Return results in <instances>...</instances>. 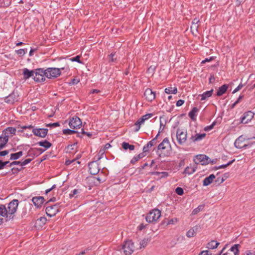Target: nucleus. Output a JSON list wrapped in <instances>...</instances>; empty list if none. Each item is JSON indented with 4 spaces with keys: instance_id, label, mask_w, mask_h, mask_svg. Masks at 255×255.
<instances>
[{
    "instance_id": "nucleus-1",
    "label": "nucleus",
    "mask_w": 255,
    "mask_h": 255,
    "mask_svg": "<svg viewBox=\"0 0 255 255\" xmlns=\"http://www.w3.org/2000/svg\"><path fill=\"white\" fill-rule=\"evenodd\" d=\"M18 205V201L16 199L12 200L8 204L6 208V214H7V219L8 221L13 219L14 213L16 212Z\"/></svg>"
},
{
    "instance_id": "nucleus-2",
    "label": "nucleus",
    "mask_w": 255,
    "mask_h": 255,
    "mask_svg": "<svg viewBox=\"0 0 255 255\" xmlns=\"http://www.w3.org/2000/svg\"><path fill=\"white\" fill-rule=\"evenodd\" d=\"M161 216V212L157 209H154L147 215L145 219L148 223L156 222Z\"/></svg>"
},
{
    "instance_id": "nucleus-3",
    "label": "nucleus",
    "mask_w": 255,
    "mask_h": 255,
    "mask_svg": "<svg viewBox=\"0 0 255 255\" xmlns=\"http://www.w3.org/2000/svg\"><path fill=\"white\" fill-rule=\"evenodd\" d=\"M64 68H47L45 70L46 77L48 79L55 78L59 76L61 74V70H63Z\"/></svg>"
},
{
    "instance_id": "nucleus-4",
    "label": "nucleus",
    "mask_w": 255,
    "mask_h": 255,
    "mask_svg": "<svg viewBox=\"0 0 255 255\" xmlns=\"http://www.w3.org/2000/svg\"><path fill=\"white\" fill-rule=\"evenodd\" d=\"M45 70L43 68H38L34 70L33 79L36 82H41L45 81Z\"/></svg>"
},
{
    "instance_id": "nucleus-5",
    "label": "nucleus",
    "mask_w": 255,
    "mask_h": 255,
    "mask_svg": "<svg viewBox=\"0 0 255 255\" xmlns=\"http://www.w3.org/2000/svg\"><path fill=\"white\" fill-rule=\"evenodd\" d=\"M194 161L196 164H201L204 165L208 164L210 162L211 159L206 155L199 154L194 157Z\"/></svg>"
},
{
    "instance_id": "nucleus-6",
    "label": "nucleus",
    "mask_w": 255,
    "mask_h": 255,
    "mask_svg": "<svg viewBox=\"0 0 255 255\" xmlns=\"http://www.w3.org/2000/svg\"><path fill=\"white\" fill-rule=\"evenodd\" d=\"M134 246L131 241H126L122 247V250L125 255H130L133 252Z\"/></svg>"
},
{
    "instance_id": "nucleus-7",
    "label": "nucleus",
    "mask_w": 255,
    "mask_h": 255,
    "mask_svg": "<svg viewBox=\"0 0 255 255\" xmlns=\"http://www.w3.org/2000/svg\"><path fill=\"white\" fill-rule=\"evenodd\" d=\"M176 138L179 144H184L187 140V132L178 129L176 131Z\"/></svg>"
},
{
    "instance_id": "nucleus-8",
    "label": "nucleus",
    "mask_w": 255,
    "mask_h": 255,
    "mask_svg": "<svg viewBox=\"0 0 255 255\" xmlns=\"http://www.w3.org/2000/svg\"><path fill=\"white\" fill-rule=\"evenodd\" d=\"M69 127L73 129H77L80 128L82 125V122L79 118L74 117L70 120L69 123Z\"/></svg>"
},
{
    "instance_id": "nucleus-9",
    "label": "nucleus",
    "mask_w": 255,
    "mask_h": 255,
    "mask_svg": "<svg viewBox=\"0 0 255 255\" xmlns=\"http://www.w3.org/2000/svg\"><path fill=\"white\" fill-rule=\"evenodd\" d=\"M58 208L59 204H58L47 207L45 209L46 214L49 217L54 216L58 212Z\"/></svg>"
},
{
    "instance_id": "nucleus-10",
    "label": "nucleus",
    "mask_w": 255,
    "mask_h": 255,
    "mask_svg": "<svg viewBox=\"0 0 255 255\" xmlns=\"http://www.w3.org/2000/svg\"><path fill=\"white\" fill-rule=\"evenodd\" d=\"M4 219L5 222L8 221L6 214V208L4 205L1 204L0 205V225L3 223Z\"/></svg>"
},
{
    "instance_id": "nucleus-11",
    "label": "nucleus",
    "mask_w": 255,
    "mask_h": 255,
    "mask_svg": "<svg viewBox=\"0 0 255 255\" xmlns=\"http://www.w3.org/2000/svg\"><path fill=\"white\" fill-rule=\"evenodd\" d=\"M89 171L91 174L96 175L100 171L99 164L97 161H94L90 162L89 164Z\"/></svg>"
},
{
    "instance_id": "nucleus-12",
    "label": "nucleus",
    "mask_w": 255,
    "mask_h": 255,
    "mask_svg": "<svg viewBox=\"0 0 255 255\" xmlns=\"http://www.w3.org/2000/svg\"><path fill=\"white\" fill-rule=\"evenodd\" d=\"M255 114L252 111H248L244 113L242 118L241 123L247 124L250 122L254 118Z\"/></svg>"
},
{
    "instance_id": "nucleus-13",
    "label": "nucleus",
    "mask_w": 255,
    "mask_h": 255,
    "mask_svg": "<svg viewBox=\"0 0 255 255\" xmlns=\"http://www.w3.org/2000/svg\"><path fill=\"white\" fill-rule=\"evenodd\" d=\"M32 132L36 136L44 137L47 134L48 129L46 128H34Z\"/></svg>"
},
{
    "instance_id": "nucleus-14",
    "label": "nucleus",
    "mask_w": 255,
    "mask_h": 255,
    "mask_svg": "<svg viewBox=\"0 0 255 255\" xmlns=\"http://www.w3.org/2000/svg\"><path fill=\"white\" fill-rule=\"evenodd\" d=\"M171 147V145L168 138H165L162 142L158 146V150H163Z\"/></svg>"
},
{
    "instance_id": "nucleus-15",
    "label": "nucleus",
    "mask_w": 255,
    "mask_h": 255,
    "mask_svg": "<svg viewBox=\"0 0 255 255\" xmlns=\"http://www.w3.org/2000/svg\"><path fill=\"white\" fill-rule=\"evenodd\" d=\"M144 95L148 101H152L155 98V93L149 88L145 90Z\"/></svg>"
},
{
    "instance_id": "nucleus-16",
    "label": "nucleus",
    "mask_w": 255,
    "mask_h": 255,
    "mask_svg": "<svg viewBox=\"0 0 255 255\" xmlns=\"http://www.w3.org/2000/svg\"><path fill=\"white\" fill-rule=\"evenodd\" d=\"M44 201V198L41 196H37L33 197L32 201L34 205L37 208H39L41 206Z\"/></svg>"
},
{
    "instance_id": "nucleus-17",
    "label": "nucleus",
    "mask_w": 255,
    "mask_h": 255,
    "mask_svg": "<svg viewBox=\"0 0 255 255\" xmlns=\"http://www.w3.org/2000/svg\"><path fill=\"white\" fill-rule=\"evenodd\" d=\"M17 101V96L14 92H13L5 98V101L9 104H13L14 102Z\"/></svg>"
},
{
    "instance_id": "nucleus-18",
    "label": "nucleus",
    "mask_w": 255,
    "mask_h": 255,
    "mask_svg": "<svg viewBox=\"0 0 255 255\" xmlns=\"http://www.w3.org/2000/svg\"><path fill=\"white\" fill-rule=\"evenodd\" d=\"M206 136L205 133H197L195 135H192L189 139V141L190 143L192 142H195L197 141L200 140L202 139Z\"/></svg>"
},
{
    "instance_id": "nucleus-19",
    "label": "nucleus",
    "mask_w": 255,
    "mask_h": 255,
    "mask_svg": "<svg viewBox=\"0 0 255 255\" xmlns=\"http://www.w3.org/2000/svg\"><path fill=\"white\" fill-rule=\"evenodd\" d=\"M23 78L25 80H27L30 77H32L33 78L34 76V70L30 71L27 68H24L23 69Z\"/></svg>"
},
{
    "instance_id": "nucleus-20",
    "label": "nucleus",
    "mask_w": 255,
    "mask_h": 255,
    "mask_svg": "<svg viewBox=\"0 0 255 255\" xmlns=\"http://www.w3.org/2000/svg\"><path fill=\"white\" fill-rule=\"evenodd\" d=\"M9 135H4L0 136V150L4 147L8 140Z\"/></svg>"
},
{
    "instance_id": "nucleus-21",
    "label": "nucleus",
    "mask_w": 255,
    "mask_h": 255,
    "mask_svg": "<svg viewBox=\"0 0 255 255\" xmlns=\"http://www.w3.org/2000/svg\"><path fill=\"white\" fill-rule=\"evenodd\" d=\"M235 146L238 148H241L246 146V144L243 143V137L240 136L235 141Z\"/></svg>"
},
{
    "instance_id": "nucleus-22",
    "label": "nucleus",
    "mask_w": 255,
    "mask_h": 255,
    "mask_svg": "<svg viewBox=\"0 0 255 255\" xmlns=\"http://www.w3.org/2000/svg\"><path fill=\"white\" fill-rule=\"evenodd\" d=\"M228 88V85L227 84H224L223 86H222L221 87H220L219 88V89L217 92V94H216L217 96H222L223 94H224V93H226Z\"/></svg>"
},
{
    "instance_id": "nucleus-23",
    "label": "nucleus",
    "mask_w": 255,
    "mask_h": 255,
    "mask_svg": "<svg viewBox=\"0 0 255 255\" xmlns=\"http://www.w3.org/2000/svg\"><path fill=\"white\" fill-rule=\"evenodd\" d=\"M215 176L214 174H211L209 176L205 178L203 180V185L208 186L210 184L214 179H215Z\"/></svg>"
},
{
    "instance_id": "nucleus-24",
    "label": "nucleus",
    "mask_w": 255,
    "mask_h": 255,
    "mask_svg": "<svg viewBox=\"0 0 255 255\" xmlns=\"http://www.w3.org/2000/svg\"><path fill=\"white\" fill-rule=\"evenodd\" d=\"M199 110L197 108L194 107L193 109L189 113V117L193 120L195 121L196 120V117L197 116V113H198Z\"/></svg>"
},
{
    "instance_id": "nucleus-25",
    "label": "nucleus",
    "mask_w": 255,
    "mask_h": 255,
    "mask_svg": "<svg viewBox=\"0 0 255 255\" xmlns=\"http://www.w3.org/2000/svg\"><path fill=\"white\" fill-rule=\"evenodd\" d=\"M219 244V242L212 240L207 244L206 248L208 249H215L218 247Z\"/></svg>"
},
{
    "instance_id": "nucleus-26",
    "label": "nucleus",
    "mask_w": 255,
    "mask_h": 255,
    "mask_svg": "<svg viewBox=\"0 0 255 255\" xmlns=\"http://www.w3.org/2000/svg\"><path fill=\"white\" fill-rule=\"evenodd\" d=\"M213 92V89H212L210 91L204 92L202 95H199V96L201 97V100L203 101L206 100L207 98L211 97L212 95Z\"/></svg>"
},
{
    "instance_id": "nucleus-27",
    "label": "nucleus",
    "mask_w": 255,
    "mask_h": 255,
    "mask_svg": "<svg viewBox=\"0 0 255 255\" xmlns=\"http://www.w3.org/2000/svg\"><path fill=\"white\" fill-rule=\"evenodd\" d=\"M196 166H187L184 170V173L188 174H191L195 172L196 170Z\"/></svg>"
},
{
    "instance_id": "nucleus-28",
    "label": "nucleus",
    "mask_w": 255,
    "mask_h": 255,
    "mask_svg": "<svg viewBox=\"0 0 255 255\" xmlns=\"http://www.w3.org/2000/svg\"><path fill=\"white\" fill-rule=\"evenodd\" d=\"M16 132V129L12 127H8L5 129V130L3 132L2 134L4 135L10 134H14Z\"/></svg>"
},
{
    "instance_id": "nucleus-29",
    "label": "nucleus",
    "mask_w": 255,
    "mask_h": 255,
    "mask_svg": "<svg viewBox=\"0 0 255 255\" xmlns=\"http://www.w3.org/2000/svg\"><path fill=\"white\" fill-rule=\"evenodd\" d=\"M150 174L151 175H155L157 176L160 175V176L159 177L160 179L162 178H166L169 175V174L167 172H151L150 173Z\"/></svg>"
},
{
    "instance_id": "nucleus-30",
    "label": "nucleus",
    "mask_w": 255,
    "mask_h": 255,
    "mask_svg": "<svg viewBox=\"0 0 255 255\" xmlns=\"http://www.w3.org/2000/svg\"><path fill=\"white\" fill-rule=\"evenodd\" d=\"M165 92L167 94H175L177 92V89L175 87H169L165 88Z\"/></svg>"
},
{
    "instance_id": "nucleus-31",
    "label": "nucleus",
    "mask_w": 255,
    "mask_h": 255,
    "mask_svg": "<svg viewBox=\"0 0 255 255\" xmlns=\"http://www.w3.org/2000/svg\"><path fill=\"white\" fill-rule=\"evenodd\" d=\"M197 230V227H195L192 229H190L186 233V236L188 238H191L195 236L196 234V231Z\"/></svg>"
},
{
    "instance_id": "nucleus-32",
    "label": "nucleus",
    "mask_w": 255,
    "mask_h": 255,
    "mask_svg": "<svg viewBox=\"0 0 255 255\" xmlns=\"http://www.w3.org/2000/svg\"><path fill=\"white\" fill-rule=\"evenodd\" d=\"M23 155L22 151H20L17 153H12L10 154L11 160H16L19 158Z\"/></svg>"
},
{
    "instance_id": "nucleus-33",
    "label": "nucleus",
    "mask_w": 255,
    "mask_h": 255,
    "mask_svg": "<svg viewBox=\"0 0 255 255\" xmlns=\"http://www.w3.org/2000/svg\"><path fill=\"white\" fill-rule=\"evenodd\" d=\"M38 144L40 146L45 147L46 149H47V148L50 147L52 145L51 143H50L49 142H48V141H47L46 140H44V141H39L38 143Z\"/></svg>"
},
{
    "instance_id": "nucleus-34",
    "label": "nucleus",
    "mask_w": 255,
    "mask_h": 255,
    "mask_svg": "<svg viewBox=\"0 0 255 255\" xmlns=\"http://www.w3.org/2000/svg\"><path fill=\"white\" fill-rule=\"evenodd\" d=\"M122 147L125 150L129 149L130 150H133L134 149V146L133 145H130L128 143L126 142H123Z\"/></svg>"
},
{
    "instance_id": "nucleus-35",
    "label": "nucleus",
    "mask_w": 255,
    "mask_h": 255,
    "mask_svg": "<svg viewBox=\"0 0 255 255\" xmlns=\"http://www.w3.org/2000/svg\"><path fill=\"white\" fill-rule=\"evenodd\" d=\"M240 247L239 244L234 245L233 246L231 247L230 249V251L234 252L235 255H238L239 253V248Z\"/></svg>"
},
{
    "instance_id": "nucleus-36",
    "label": "nucleus",
    "mask_w": 255,
    "mask_h": 255,
    "mask_svg": "<svg viewBox=\"0 0 255 255\" xmlns=\"http://www.w3.org/2000/svg\"><path fill=\"white\" fill-rule=\"evenodd\" d=\"M204 208V205H200L198 206V207L195 209L193 210V211L192 212V215H195L197 214L199 212L202 211Z\"/></svg>"
},
{
    "instance_id": "nucleus-37",
    "label": "nucleus",
    "mask_w": 255,
    "mask_h": 255,
    "mask_svg": "<svg viewBox=\"0 0 255 255\" xmlns=\"http://www.w3.org/2000/svg\"><path fill=\"white\" fill-rule=\"evenodd\" d=\"M144 121V119L141 117L135 123V125L136 126V128L135 129L136 131L139 129L140 125H142Z\"/></svg>"
},
{
    "instance_id": "nucleus-38",
    "label": "nucleus",
    "mask_w": 255,
    "mask_h": 255,
    "mask_svg": "<svg viewBox=\"0 0 255 255\" xmlns=\"http://www.w3.org/2000/svg\"><path fill=\"white\" fill-rule=\"evenodd\" d=\"M47 221V219L45 217H41L37 220L36 223L39 226H42L44 225Z\"/></svg>"
},
{
    "instance_id": "nucleus-39",
    "label": "nucleus",
    "mask_w": 255,
    "mask_h": 255,
    "mask_svg": "<svg viewBox=\"0 0 255 255\" xmlns=\"http://www.w3.org/2000/svg\"><path fill=\"white\" fill-rule=\"evenodd\" d=\"M235 161V159H234L233 160H231V161L229 162L228 163L226 164H223L222 165H220L219 166H215L214 167L215 169L217 170L221 168H225L227 167V166L231 165L234 161Z\"/></svg>"
},
{
    "instance_id": "nucleus-40",
    "label": "nucleus",
    "mask_w": 255,
    "mask_h": 255,
    "mask_svg": "<svg viewBox=\"0 0 255 255\" xmlns=\"http://www.w3.org/2000/svg\"><path fill=\"white\" fill-rule=\"evenodd\" d=\"M156 69L155 65H151L147 70V72L149 75H153Z\"/></svg>"
},
{
    "instance_id": "nucleus-41",
    "label": "nucleus",
    "mask_w": 255,
    "mask_h": 255,
    "mask_svg": "<svg viewBox=\"0 0 255 255\" xmlns=\"http://www.w3.org/2000/svg\"><path fill=\"white\" fill-rule=\"evenodd\" d=\"M149 242L148 239H144L140 242V248H145Z\"/></svg>"
},
{
    "instance_id": "nucleus-42",
    "label": "nucleus",
    "mask_w": 255,
    "mask_h": 255,
    "mask_svg": "<svg viewBox=\"0 0 255 255\" xmlns=\"http://www.w3.org/2000/svg\"><path fill=\"white\" fill-rule=\"evenodd\" d=\"M63 133L64 134H72L73 133H77V131L70 129H65L63 130Z\"/></svg>"
},
{
    "instance_id": "nucleus-43",
    "label": "nucleus",
    "mask_w": 255,
    "mask_h": 255,
    "mask_svg": "<svg viewBox=\"0 0 255 255\" xmlns=\"http://www.w3.org/2000/svg\"><path fill=\"white\" fill-rule=\"evenodd\" d=\"M27 51V49H20L17 50H16V53L19 56H22L24 55Z\"/></svg>"
},
{
    "instance_id": "nucleus-44",
    "label": "nucleus",
    "mask_w": 255,
    "mask_h": 255,
    "mask_svg": "<svg viewBox=\"0 0 255 255\" xmlns=\"http://www.w3.org/2000/svg\"><path fill=\"white\" fill-rule=\"evenodd\" d=\"M199 20L197 18H194L192 22V26H191V28H194L196 29L198 27V26L197 25V23L199 22Z\"/></svg>"
},
{
    "instance_id": "nucleus-45",
    "label": "nucleus",
    "mask_w": 255,
    "mask_h": 255,
    "mask_svg": "<svg viewBox=\"0 0 255 255\" xmlns=\"http://www.w3.org/2000/svg\"><path fill=\"white\" fill-rule=\"evenodd\" d=\"M156 138H154L151 141L147 143L148 146L151 147L156 143Z\"/></svg>"
},
{
    "instance_id": "nucleus-46",
    "label": "nucleus",
    "mask_w": 255,
    "mask_h": 255,
    "mask_svg": "<svg viewBox=\"0 0 255 255\" xmlns=\"http://www.w3.org/2000/svg\"><path fill=\"white\" fill-rule=\"evenodd\" d=\"M175 192L179 195H182L184 193L183 189L179 187L176 188L175 189Z\"/></svg>"
},
{
    "instance_id": "nucleus-47",
    "label": "nucleus",
    "mask_w": 255,
    "mask_h": 255,
    "mask_svg": "<svg viewBox=\"0 0 255 255\" xmlns=\"http://www.w3.org/2000/svg\"><path fill=\"white\" fill-rule=\"evenodd\" d=\"M80 56L79 55H77L75 57L71 58L70 60L72 61H76V62H79V63H81L82 62L80 61Z\"/></svg>"
},
{
    "instance_id": "nucleus-48",
    "label": "nucleus",
    "mask_w": 255,
    "mask_h": 255,
    "mask_svg": "<svg viewBox=\"0 0 255 255\" xmlns=\"http://www.w3.org/2000/svg\"><path fill=\"white\" fill-rule=\"evenodd\" d=\"M79 193V191L78 189H74L73 191L69 194L70 197L72 198L74 197L75 195Z\"/></svg>"
},
{
    "instance_id": "nucleus-49",
    "label": "nucleus",
    "mask_w": 255,
    "mask_h": 255,
    "mask_svg": "<svg viewBox=\"0 0 255 255\" xmlns=\"http://www.w3.org/2000/svg\"><path fill=\"white\" fill-rule=\"evenodd\" d=\"M31 161V159L30 158L26 159L24 160L23 162H21L20 165L22 166H24L27 164L29 163V162H30Z\"/></svg>"
},
{
    "instance_id": "nucleus-50",
    "label": "nucleus",
    "mask_w": 255,
    "mask_h": 255,
    "mask_svg": "<svg viewBox=\"0 0 255 255\" xmlns=\"http://www.w3.org/2000/svg\"><path fill=\"white\" fill-rule=\"evenodd\" d=\"M153 116L152 114H146L142 117L144 121L147 120Z\"/></svg>"
},
{
    "instance_id": "nucleus-51",
    "label": "nucleus",
    "mask_w": 255,
    "mask_h": 255,
    "mask_svg": "<svg viewBox=\"0 0 255 255\" xmlns=\"http://www.w3.org/2000/svg\"><path fill=\"white\" fill-rule=\"evenodd\" d=\"M243 87V85L242 84H240L239 86L233 91V93L234 94L241 89Z\"/></svg>"
},
{
    "instance_id": "nucleus-52",
    "label": "nucleus",
    "mask_w": 255,
    "mask_h": 255,
    "mask_svg": "<svg viewBox=\"0 0 255 255\" xmlns=\"http://www.w3.org/2000/svg\"><path fill=\"white\" fill-rule=\"evenodd\" d=\"M60 126V124L58 122L52 123V124H49L46 125L47 127H59Z\"/></svg>"
},
{
    "instance_id": "nucleus-53",
    "label": "nucleus",
    "mask_w": 255,
    "mask_h": 255,
    "mask_svg": "<svg viewBox=\"0 0 255 255\" xmlns=\"http://www.w3.org/2000/svg\"><path fill=\"white\" fill-rule=\"evenodd\" d=\"M116 53H111L109 56H110V61L111 62H114L116 59V58L115 59L114 57L115 56Z\"/></svg>"
},
{
    "instance_id": "nucleus-54",
    "label": "nucleus",
    "mask_w": 255,
    "mask_h": 255,
    "mask_svg": "<svg viewBox=\"0 0 255 255\" xmlns=\"http://www.w3.org/2000/svg\"><path fill=\"white\" fill-rule=\"evenodd\" d=\"M138 160H139V157H137L136 156H135L132 158V159L130 161V163L132 164H134Z\"/></svg>"
},
{
    "instance_id": "nucleus-55",
    "label": "nucleus",
    "mask_w": 255,
    "mask_h": 255,
    "mask_svg": "<svg viewBox=\"0 0 255 255\" xmlns=\"http://www.w3.org/2000/svg\"><path fill=\"white\" fill-rule=\"evenodd\" d=\"M184 103V101L182 100H179L176 102V106L180 107L182 106Z\"/></svg>"
},
{
    "instance_id": "nucleus-56",
    "label": "nucleus",
    "mask_w": 255,
    "mask_h": 255,
    "mask_svg": "<svg viewBox=\"0 0 255 255\" xmlns=\"http://www.w3.org/2000/svg\"><path fill=\"white\" fill-rule=\"evenodd\" d=\"M9 153L8 150H4L0 151V156H3L7 155Z\"/></svg>"
},
{
    "instance_id": "nucleus-57",
    "label": "nucleus",
    "mask_w": 255,
    "mask_h": 255,
    "mask_svg": "<svg viewBox=\"0 0 255 255\" xmlns=\"http://www.w3.org/2000/svg\"><path fill=\"white\" fill-rule=\"evenodd\" d=\"M21 162L20 161H13L10 163L9 165V167H11L12 165H20Z\"/></svg>"
},
{
    "instance_id": "nucleus-58",
    "label": "nucleus",
    "mask_w": 255,
    "mask_h": 255,
    "mask_svg": "<svg viewBox=\"0 0 255 255\" xmlns=\"http://www.w3.org/2000/svg\"><path fill=\"white\" fill-rule=\"evenodd\" d=\"M76 159H73L72 160H67L66 161H65V164L66 165H70L71 163H73V162L75 161Z\"/></svg>"
},
{
    "instance_id": "nucleus-59",
    "label": "nucleus",
    "mask_w": 255,
    "mask_h": 255,
    "mask_svg": "<svg viewBox=\"0 0 255 255\" xmlns=\"http://www.w3.org/2000/svg\"><path fill=\"white\" fill-rule=\"evenodd\" d=\"M215 123H213L211 126H210L209 127H207L206 128H205V130H208L209 129H211L213 128L214 127V126H215Z\"/></svg>"
},
{
    "instance_id": "nucleus-60",
    "label": "nucleus",
    "mask_w": 255,
    "mask_h": 255,
    "mask_svg": "<svg viewBox=\"0 0 255 255\" xmlns=\"http://www.w3.org/2000/svg\"><path fill=\"white\" fill-rule=\"evenodd\" d=\"M213 59V57H210L209 59L208 58H206L205 60H203L201 62L202 64H204L207 62H210Z\"/></svg>"
},
{
    "instance_id": "nucleus-61",
    "label": "nucleus",
    "mask_w": 255,
    "mask_h": 255,
    "mask_svg": "<svg viewBox=\"0 0 255 255\" xmlns=\"http://www.w3.org/2000/svg\"><path fill=\"white\" fill-rule=\"evenodd\" d=\"M104 153H105V149H104V148H103V149H101L100 150L98 154L100 155V156L103 157V155L104 154Z\"/></svg>"
},
{
    "instance_id": "nucleus-62",
    "label": "nucleus",
    "mask_w": 255,
    "mask_h": 255,
    "mask_svg": "<svg viewBox=\"0 0 255 255\" xmlns=\"http://www.w3.org/2000/svg\"><path fill=\"white\" fill-rule=\"evenodd\" d=\"M215 77L213 75H211L209 78V83H212L214 82L215 81Z\"/></svg>"
},
{
    "instance_id": "nucleus-63",
    "label": "nucleus",
    "mask_w": 255,
    "mask_h": 255,
    "mask_svg": "<svg viewBox=\"0 0 255 255\" xmlns=\"http://www.w3.org/2000/svg\"><path fill=\"white\" fill-rule=\"evenodd\" d=\"M177 219H172L169 221L168 224H173L175 222H177Z\"/></svg>"
},
{
    "instance_id": "nucleus-64",
    "label": "nucleus",
    "mask_w": 255,
    "mask_h": 255,
    "mask_svg": "<svg viewBox=\"0 0 255 255\" xmlns=\"http://www.w3.org/2000/svg\"><path fill=\"white\" fill-rule=\"evenodd\" d=\"M199 255H209L208 251H203L201 252Z\"/></svg>"
}]
</instances>
